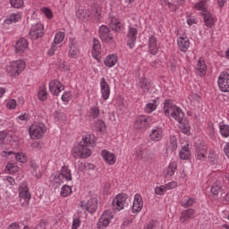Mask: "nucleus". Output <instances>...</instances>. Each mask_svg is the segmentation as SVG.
I'll list each match as a JSON object with an SVG mask.
<instances>
[{
	"label": "nucleus",
	"instance_id": "nucleus-1",
	"mask_svg": "<svg viewBox=\"0 0 229 229\" xmlns=\"http://www.w3.org/2000/svg\"><path fill=\"white\" fill-rule=\"evenodd\" d=\"M94 135H84L80 143L72 148V157L74 158H89L92 155L90 148H94Z\"/></svg>",
	"mask_w": 229,
	"mask_h": 229
},
{
	"label": "nucleus",
	"instance_id": "nucleus-2",
	"mask_svg": "<svg viewBox=\"0 0 229 229\" xmlns=\"http://www.w3.org/2000/svg\"><path fill=\"white\" fill-rule=\"evenodd\" d=\"M164 112L166 117L171 115V117H173L174 121H177V123H182L183 121V112L182 111V108L174 106L169 99L165 102Z\"/></svg>",
	"mask_w": 229,
	"mask_h": 229
},
{
	"label": "nucleus",
	"instance_id": "nucleus-3",
	"mask_svg": "<svg viewBox=\"0 0 229 229\" xmlns=\"http://www.w3.org/2000/svg\"><path fill=\"white\" fill-rule=\"evenodd\" d=\"M46 125L42 123H36L30 125L29 128V133L32 140H37V139H42L47 131Z\"/></svg>",
	"mask_w": 229,
	"mask_h": 229
},
{
	"label": "nucleus",
	"instance_id": "nucleus-4",
	"mask_svg": "<svg viewBox=\"0 0 229 229\" xmlns=\"http://www.w3.org/2000/svg\"><path fill=\"white\" fill-rule=\"evenodd\" d=\"M72 174L71 173V169L69 166L64 165L61 168L60 173L54 177V182L57 185H61L65 182H72Z\"/></svg>",
	"mask_w": 229,
	"mask_h": 229
},
{
	"label": "nucleus",
	"instance_id": "nucleus-5",
	"mask_svg": "<svg viewBox=\"0 0 229 229\" xmlns=\"http://www.w3.org/2000/svg\"><path fill=\"white\" fill-rule=\"evenodd\" d=\"M24 69H26V63L23 60L10 63L6 67V71L10 76H19Z\"/></svg>",
	"mask_w": 229,
	"mask_h": 229
},
{
	"label": "nucleus",
	"instance_id": "nucleus-6",
	"mask_svg": "<svg viewBox=\"0 0 229 229\" xmlns=\"http://www.w3.org/2000/svg\"><path fill=\"white\" fill-rule=\"evenodd\" d=\"M19 198L20 199H24L21 203L23 208H28L30 207V199H31V193L30 192V188L28 186L19 187Z\"/></svg>",
	"mask_w": 229,
	"mask_h": 229
},
{
	"label": "nucleus",
	"instance_id": "nucleus-7",
	"mask_svg": "<svg viewBox=\"0 0 229 229\" xmlns=\"http://www.w3.org/2000/svg\"><path fill=\"white\" fill-rule=\"evenodd\" d=\"M151 117L146 114L139 115L134 122V128L136 130H146L149 128Z\"/></svg>",
	"mask_w": 229,
	"mask_h": 229
},
{
	"label": "nucleus",
	"instance_id": "nucleus-8",
	"mask_svg": "<svg viewBox=\"0 0 229 229\" xmlns=\"http://www.w3.org/2000/svg\"><path fill=\"white\" fill-rule=\"evenodd\" d=\"M112 219H114V214L110 210H106L102 216H100L97 226L98 229H105L106 226L112 223Z\"/></svg>",
	"mask_w": 229,
	"mask_h": 229
},
{
	"label": "nucleus",
	"instance_id": "nucleus-9",
	"mask_svg": "<svg viewBox=\"0 0 229 229\" xmlns=\"http://www.w3.org/2000/svg\"><path fill=\"white\" fill-rule=\"evenodd\" d=\"M134 155L140 160H153L155 158V154L150 149L142 147H138Z\"/></svg>",
	"mask_w": 229,
	"mask_h": 229
},
{
	"label": "nucleus",
	"instance_id": "nucleus-10",
	"mask_svg": "<svg viewBox=\"0 0 229 229\" xmlns=\"http://www.w3.org/2000/svg\"><path fill=\"white\" fill-rule=\"evenodd\" d=\"M30 37L31 40H38V38L44 37V25H42V23H36L32 25L30 31Z\"/></svg>",
	"mask_w": 229,
	"mask_h": 229
},
{
	"label": "nucleus",
	"instance_id": "nucleus-11",
	"mask_svg": "<svg viewBox=\"0 0 229 229\" xmlns=\"http://www.w3.org/2000/svg\"><path fill=\"white\" fill-rule=\"evenodd\" d=\"M218 87L222 92H229V73L223 72L218 77Z\"/></svg>",
	"mask_w": 229,
	"mask_h": 229
},
{
	"label": "nucleus",
	"instance_id": "nucleus-12",
	"mask_svg": "<svg viewBox=\"0 0 229 229\" xmlns=\"http://www.w3.org/2000/svg\"><path fill=\"white\" fill-rule=\"evenodd\" d=\"M65 38V33L59 31L55 34L54 42L51 45V48L48 50L49 56H53L55 55V51L58 49V44H62Z\"/></svg>",
	"mask_w": 229,
	"mask_h": 229
},
{
	"label": "nucleus",
	"instance_id": "nucleus-13",
	"mask_svg": "<svg viewBox=\"0 0 229 229\" xmlns=\"http://www.w3.org/2000/svg\"><path fill=\"white\" fill-rule=\"evenodd\" d=\"M126 199H128V196H126V194L116 195L112 203L114 210H123V208H124Z\"/></svg>",
	"mask_w": 229,
	"mask_h": 229
},
{
	"label": "nucleus",
	"instance_id": "nucleus-14",
	"mask_svg": "<svg viewBox=\"0 0 229 229\" xmlns=\"http://www.w3.org/2000/svg\"><path fill=\"white\" fill-rule=\"evenodd\" d=\"M98 33L99 38L103 42H112V40H114V36L110 33V29L106 25L100 26Z\"/></svg>",
	"mask_w": 229,
	"mask_h": 229
},
{
	"label": "nucleus",
	"instance_id": "nucleus-15",
	"mask_svg": "<svg viewBox=\"0 0 229 229\" xmlns=\"http://www.w3.org/2000/svg\"><path fill=\"white\" fill-rule=\"evenodd\" d=\"M139 34V30L136 28L131 27L129 28L127 33V46H129L130 49H133L135 46V42L137 41V35Z\"/></svg>",
	"mask_w": 229,
	"mask_h": 229
},
{
	"label": "nucleus",
	"instance_id": "nucleus-16",
	"mask_svg": "<svg viewBox=\"0 0 229 229\" xmlns=\"http://www.w3.org/2000/svg\"><path fill=\"white\" fill-rule=\"evenodd\" d=\"M164 137V129L162 127H156L150 131L148 139L152 142H160Z\"/></svg>",
	"mask_w": 229,
	"mask_h": 229
},
{
	"label": "nucleus",
	"instance_id": "nucleus-17",
	"mask_svg": "<svg viewBox=\"0 0 229 229\" xmlns=\"http://www.w3.org/2000/svg\"><path fill=\"white\" fill-rule=\"evenodd\" d=\"M65 87L58 80H53L49 82V90L54 96H58Z\"/></svg>",
	"mask_w": 229,
	"mask_h": 229
},
{
	"label": "nucleus",
	"instance_id": "nucleus-18",
	"mask_svg": "<svg viewBox=\"0 0 229 229\" xmlns=\"http://www.w3.org/2000/svg\"><path fill=\"white\" fill-rule=\"evenodd\" d=\"M68 55L71 58H78L80 55V48H78V41L75 38H70Z\"/></svg>",
	"mask_w": 229,
	"mask_h": 229
},
{
	"label": "nucleus",
	"instance_id": "nucleus-19",
	"mask_svg": "<svg viewBox=\"0 0 229 229\" xmlns=\"http://www.w3.org/2000/svg\"><path fill=\"white\" fill-rule=\"evenodd\" d=\"M177 46L180 51H182V53H187V50L189 47H191V41L187 36L182 35L177 38Z\"/></svg>",
	"mask_w": 229,
	"mask_h": 229
},
{
	"label": "nucleus",
	"instance_id": "nucleus-20",
	"mask_svg": "<svg viewBox=\"0 0 229 229\" xmlns=\"http://www.w3.org/2000/svg\"><path fill=\"white\" fill-rule=\"evenodd\" d=\"M196 210L194 208L184 209L181 212L179 221L182 224L186 221H191V219L194 218Z\"/></svg>",
	"mask_w": 229,
	"mask_h": 229
},
{
	"label": "nucleus",
	"instance_id": "nucleus-21",
	"mask_svg": "<svg viewBox=\"0 0 229 229\" xmlns=\"http://www.w3.org/2000/svg\"><path fill=\"white\" fill-rule=\"evenodd\" d=\"M142 207H144V201L142 200V196H140V194H135L134 200L132 203L133 214H139V212L142 210Z\"/></svg>",
	"mask_w": 229,
	"mask_h": 229
},
{
	"label": "nucleus",
	"instance_id": "nucleus-22",
	"mask_svg": "<svg viewBox=\"0 0 229 229\" xmlns=\"http://www.w3.org/2000/svg\"><path fill=\"white\" fill-rule=\"evenodd\" d=\"M100 88L102 98L104 99V101H106V99L110 98V85H108V82H106V80L105 78H102L100 80Z\"/></svg>",
	"mask_w": 229,
	"mask_h": 229
},
{
	"label": "nucleus",
	"instance_id": "nucleus-23",
	"mask_svg": "<svg viewBox=\"0 0 229 229\" xmlns=\"http://www.w3.org/2000/svg\"><path fill=\"white\" fill-rule=\"evenodd\" d=\"M109 26L113 31H123L124 30V25L116 17H111L109 21Z\"/></svg>",
	"mask_w": 229,
	"mask_h": 229
},
{
	"label": "nucleus",
	"instance_id": "nucleus-24",
	"mask_svg": "<svg viewBox=\"0 0 229 229\" xmlns=\"http://www.w3.org/2000/svg\"><path fill=\"white\" fill-rule=\"evenodd\" d=\"M109 26L113 31H123L124 30V25L116 17H111L109 21Z\"/></svg>",
	"mask_w": 229,
	"mask_h": 229
},
{
	"label": "nucleus",
	"instance_id": "nucleus-25",
	"mask_svg": "<svg viewBox=\"0 0 229 229\" xmlns=\"http://www.w3.org/2000/svg\"><path fill=\"white\" fill-rule=\"evenodd\" d=\"M90 17L95 22H99L101 21V6L99 4H94L91 5Z\"/></svg>",
	"mask_w": 229,
	"mask_h": 229
},
{
	"label": "nucleus",
	"instance_id": "nucleus-26",
	"mask_svg": "<svg viewBox=\"0 0 229 229\" xmlns=\"http://www.w3.org/2000/svg\"><path fill=\"white\" fill-rule=\"evenodd\" d=\"M28 39L24 38H21L15 45V49H16V53H20L22 54L26 51H28Z\"/></svg>",
	"mask_w": 229,
	"mask_h": 229
},
{
	"label": "nucleus",
	"instance_id": "nucleus-27",
	"mask_svg": "<svg viewBox=\"0 0 229 229\" xmlns=\"http://www.w3.org/2000/svg\"><path fill=\"white\" fill-rule=\"evenodd\" d=\"M102 157L104 160L109 164V165H114L115 164L117 157H115V154L109 152L108 150H102L101 152Z\"/></svg>",
	"mask_w": 229,
	"mask_h": 229
},
{
	"label": "nucleus",
	"instance_id": "nucleus-28",
	"mask_svg": "<svg viewBox=\"0 0 229 229\" xmlns=\"http://www.w3.org/2000/svg\"><path fill=\"white\" fill-rule=\"evenodd\" d=\"M92 56L93 58H99L101 56V42L99 39L94 38H93V45H92Z\"/></svg>",
	"mask_w": 229,
	"mask_h": 229
},
{
	"label": "nucleus",
	"instance_id": "nucleus-29",
	"mask_svg": "<svg viewBox=\"0 0 229 229\" xmlns=\"http://www.w3.org/2000/svg\"><path fill=\"white\" fill-rule=\"evenodd\" d=\"M196 72L199 76H205L207 74V64L205 59L200 58L196 65Z\"/></svg>",
	"mask_w": 229,
	"mask_h": 229
},
{
	"label": "nucleus",
	"instance_id": "nucleus-30",
	"mask_svg": "<svg viewBox=\"0 0 229 229\" xmlns=\"http://www.w3.org/2000/svg\"><path fill=\"white\" fill-rule=\"evenodd\" d=\"M148 53L154 55L158 53V44L157 43V38L154 36H151L148 39Z\"/></svg>",
	"mask_w": 229,
	"mask_h": 229
},
{
	"label": "nucleus",
	"instance_id": "nucleus-31",
	"mask_svg": "<svg viewBox=\"0 0 229 229\" xmlns=\"http://www.w3.org/2000/svg\"><path fill=\"white\" fill-rule=\"evenodd\" d=\"M139 85H140L139 90L142 94H146L149 92V89H151V84L149 83V80H148L147 78L140 79Z\"/></svg>",
	"mask_w": 229,
	"mask_h": 229
},
{
	"label": "nucleus",
	"instance_id": "nucleus-32",
	"mask_svg": "<svg viewBox=\"0 0 229 229\" xmlns=\"http://www.w3.org/2000/svg\"><path fill=\"white\" fill-rule=\"evenodd\" d=\"M196 158L198 160H205L207 158V147L199 145L196 147Z\"/></svg>",
	"mask_w": 229,
	"mask_h": 229
},
{
	"label": "nucleus",
	"instance_id": "nucleus-33",
	"mask_svg": "<svg viewBox=\"0 0 229 229\" xmlns=\"http://www.w3.org/2000/svg\"><path fill=\"white\" fill-rule=\"evenodd\" d=\"M222 189H223V181L216 180L211 186V190H210L211 194H213V196H218Z\"/></svg>",
	"mask_w": 229,
	"mask_h": 229
},
{
	"label": "nucleus",
	"instance_id": "nucleus-34",
	"mask_svg": "<svg viewBox=\"0 0 229 229\" xmlns=\"http://www.w3.org/2000/svg\"><path fill=\"white\" fill-rule=\"evenodd\" d=\"M104 64L106 67H114L117 64V55L114 54L107 55L104 60Z\"/></svg>",
	"mask_w": 229,
	"mask_h": 229
},
{
	"label": "nucleus",
	"instance_id": "nucleus-35",
	"mask_svg": "<svg viewBox=\"0 0 229 229\" xmlns=\"http://www.w3.org/2000/svg\"><path fill=\"white\" fill-rule=\"evenodd\" d=\"M95 210H98V199H90L87 202V211L94 214Z\"/></svg>",
	"mask_w": 229,
	"mask_h": 229
},
{
	"label": "nucleus",
	"instance_id": "nucleus-36",
	"mask_svg": "<svg viewBox=\"0 0 229 229\" xmlns=\"http://www.w3.org/2000/svg\"><path fill=\"white\" fill-rule=\"evenodd\" d=\"M157 106H158V98H156L152 102L148 103L146 105V106H145L146 114H151L152 112H155V110H157Z\"/></svg>",
	"mask_w": 229,
	"mask_h": 229
},
{
	"label": "nucleus",
	"instance_id": "nucleus-37",
	"mask_svg": "<svg viewBox=\"0 0 229 229\" xmlns=\"http://www.w3.org/2000/svg\"><path fill=\"white\" fill-rule=\"evenodd\" d=\"M179 128L185 135H189V133H191V124H189L188 121L182 120L179 123Z\"/></svg>",
	"mask_w": 229,
	"mask_h": 229
},
{
	"label": "nucleus",
	"instance_id": "nucleus-38",
	"mask_svg": "<svg viewBox=\"0 0 229 229\" xmlns=\"http://www.w3.org/2000/svg\"><path fill=\"white\" fill-rule=\"evenodd\" d=\"M76 15L81 21H89L90 19V11L79 10Z\"/></svg>",
	"mask_w": 229,
	"mask_h": 229
},
{
	"label": "nucleus",
	"instance_id": "nucleus-39",
	"mask_svg": "<svg viewBox=\"0 0 229 229\" xmlns=\"http://www.w3.org/2000/svg\"><path fill=\"white\" fill-rule=\"evenodd\" d=\"M202 17L204 19L206 26L210 28L214 25V17H212V14L210 13H202Z\"/></svg>",
	"mask_w": 229,
	"mask_h": 229
},
{
	"label": "nucleus",
	"instance_id": "nucleus-40",
	"mask_svg": "<svg viewBox=\"0 0 229 229\" xmlns=\"http://www.w3.org/2000/svg\"><path fill=\"white\" fill-rule=\"evenodd\" d=\"M12 140V135L8 134L6 131L0 132V146H4Z\"/></svg>",
	"mask_w": 229,
	"mask_h": 229
},
{
	"label": "nucleus",
	"instance_id": "nucleus-41",
	"mask_svg": "<svg viewBox=\"0 0 229 229\" xmlns=\"http://www.w3.org/2000/svg\"><path fill=\"white\" fill-rule=\"evenodd\" d=\"M180 158L182 160H189L191 158V151L189 150V147L184 146L179 152Z\"/></svg>",
	"mask_w": 229,
	"mask_h": 229
},
{
	"label": "nucleus",
	"instance_id": "nucleus-42",
	"mask_svg": "<svg viewBox=\"0 0 229 229\" xmlns=\"http://www.w3.org/2000/svg\"><path fill=\"white\" fill-rule=\"evenodd\" d=\"M178 148V141L176 140V137L172 136L170 137V140L167 146V151H176Z\"/></svg>",
	"mask_w": 229,
	"mask_h": 229
},
{
	"label": "nucleus",
	"instance_id": "nucleus-43",
	"mask_svg": "<svg viewBox=\"0 0 229 229\" xmlns=\"http://www.w3.org/2000/svg\"><path fill=\"white\" fill-rule=\"evenodd\" d=\"M7 155H13L15 160H17V162H21V164H26V156H24V154L22 153H15L13 151H9L7 152Z\"/></svg>",
	"mask_w": 229,
	"mask_h": 229
},
{
	"label": "nucleus",
	"instance_id": "nucleus-44",
	"mask_svg": "<svg viewBox=\"0 0 229 229\" xmlns=\"http://www.w3.org/2000/svg\"><path fill=\"white\" fill-rule=\"evenodd\" d=\"M219 131H220V134L222 135V137H225V139L228 138L229 136V125L221 123L219 124Z\"/></svg>",
	"mask_w": 229,
	"mask_h": 229
},
{
	"label": "nucleus",
	"instance_id": "nucleus-45",
	"mask_svg": "<svg viewBox=\"0 0 229 229\" xmlns=\"http://www.w3.org/2000/svg\"><path fill=\"white\" fill-rule=\"evenodd\" d=\"M38 98L40 101H46V99H47V89H46V86L39 88Z\"/></svg>",
	"mask_w": 229,
	"mask_h": 229
},
{
	"label": "nucleus",
	"instance_id": "nucleus-46",
	"mask_svg": "<svg viewBox=\"0 0 229 229\" xmlns=\"http://www.w3.org/2000/svg\"><path fill=\"white\" fill-rule=\"evenodd\" d=\"M193 203H196V199L189 198L188 199L181 201V207H183V208H189V207H192Z\"/></svg>",
	"mask_w": 229,
	"mask_h": 229
},
{
	"label": "nucleus",
	"instance_id": "nucleus-47",
	"mask_svg": "<svg viewBox=\"0 0 229 229\" xmlns=\"http://www.w3.org/2000/svg\"><path fill=\"white\" fill-rule=\"evenodd\" d=\"M72 193V189L69 185H64L61 189V196L63 198H67V196H70V194Z\"/></svg>",
	"mask_w": 229,
	"mask_h": 229
},
{
	"label": "nucleus",
	"instance_id": "nucleus-48",
	"mask_svg": "<svg viewBox=\"0 0 229 229\" xmlns=\"http://www.w3.org/2000/svg\"><path fill=\"white\" fill-rule=\"evenodd\" d=\"M99 114H101L99 107L91 106L89 111V115H91L93 119H98L99 117Z\"/></svg>",
	"mask_w": 229,
	"mask_h": 229
},
{
	"label": "nucleus",
	"instance_id": "nucleus-49",
	"mask_svg": "<svg viewBox=\"0 0 229 229\" xmlns=\"http://www.w3.org/2000/svg\"><path fill=\"white\" fill-rule=\"evenodd\" d=\"M6 169L10 174H13L14 173H17L19 171V166L12 163H8L6 165Z\"/></svg>",
	"mask_w": 229,
	"mask_h": 229
},
{
	"label": "nucleus",
	"instance_id": "nucleus-50",
	"mask_svg": "<svg viewBox=\"0 0 229 229\" xmlns=\"http://www.w3.org/2000/svg\"><path fill=\"white\" fill-rule=\"evenodd\" d=\"M176 169H178L176 163H171L167 168L168 176H173V174H174V173L176 172Z\"/></svg>",
	"mask_w": 229,
	"mask_h": 229
},
{
	"label": "nucleus",
	"instance_id": "nucleus-51",
	"mask_svg": "<svg viewBox=\"0 0 229 229\" xmlns=\"http://www.w3.org/2000/svg\"><path fill=\"white\" fill-rule=\"evenodd\" d=\"M144 229H158V222L157 220H150Z\"/></svg>",
	"mask_w": 229,
	"mask_h": 229
},
{
	"label": "nucleus",
	"instance_id": "nucleus-52",
	"mask_svg": "<svg viewBox=\"0 0 229 229\" xmlns=\"http://www.w3.org/2000/svg\"><path fill=\"white\" fill-rule=\"evenodd\" d=\"M11 5L13 8H22L24 6V0H11Z\"/></svg>",
	"mask_w": 229,
	"mask_h": 229
},
{
	"label": "nucleus",
	"instance_id": "nucleus-53",
	"mask_svg": "<svg viewBox=\"0 0 229 229\" xmlns=\"http://www.w3.org/2000/svg\"><path fill=\"white\" fill-rule=\"evenodd\" d=\"M167 192V190L165 189V185H161L159 187H156L155 193L157 194V196H164Z\"/></svg>",
	"mask_w": 229,
	"mask_h": 229
},
{
	"label": "nucleus",
	"instance_id": "nucleus-54",
	"mask_svg": "<svg viewBox=\"0 0 229 229\" xmlns=\"http://www.w3.org/2000/svg\"><path fill=\"white\" fill-rule=\"evenodd\" d=\"M6 108H8V110H14V108H17V100L16 99L8 100L6 104Z\"/></svg>",
	"mask_w": 229,
	"mask_h": 229
},
{
	"label": "nucleus",
	"instance_id": "nucleus-55",
	"mask_svg": "<svg viewBox=\"0 0 229 229\" xmlns=\"http://www.w3.org/2000/svg\"><path fill=\"white\" fill-rule=\"evenodd\" d=\"M41 12L46 15L47 19H53V12L47 7L41 8Z\"/></svg>",
	"mask_w": 229,
	"mask_h": 229
},
{
	"label": "nucleus",
	"instance_id": "nucleus-56",
	"mask_svg": "<svg viewBox=\"0 0 229 229\" xmlns=\"http://www.w3.org/2000/svg\"><path fill=\"white\" fill-rule=\"evenodd\" d=\"M95 128H97L98 131H103V130H105V122H103L102 120H98L95 123Z\"/></svg>",
	"mask_w": 229,
	"mask_h": 229
},
{
	"label": "nucleus",
	"instance_id": "nucleus-57",
	"mask_svg": "<svg viewBox=\"0 0 229 229\" xmlns=\"http://www.w3.org/2000/svg\"><path fill=\"white\" fill-rule=\"evenodd\" d=\"M176 187H178V183L174 181L165 184V189H166V191H171V189H176Z\"/></svg>",
	"mask_w": 229,
	"mask_h": 229
},
{
	"label": "nucleus",
	"instance_id": "nucleus-58",
	"mask_svg": "<svg viewBox=\"0 0 229 229\" xmlns=\"http://www.w3.org/2000/svg\"><path fill=\"white\" fill-rule=\"evenodd\" d=\"M195 9L205 12V10H207V4H205V2H199V4H195Z\"/></svg>",
	"mask_w": 229,
	"mask_h": 229
},
{
	"label": "nucleus",
	"instance_id": "nucleus-59",
	"mask_svg": "<svg viewBox=\"0 0 229 229\" xmlns=\"http://www.w3.org/2000/svg\"><path fill=\"white\" fill-rule=\"evenodd\" d=\"M9 17L11 18V21H13V22H19V21H21V19L22 18L20 13H12Z\"/></svg>",
	"mask_w": 229,
	"mask_h": 229
},
{
	"label": "nucleus",
	"instance_id": "nucleus-60",
	"mask_svg": "<svg viewBox=\"0 0 229 229\" xmlns=\"http://www.w3.org/2000/svg\"><path fill=\"white\" fill-rule=\"evenodd\" d=\"M71 99V91H65L62 96V101L64 103H69Z\"/></svg>",
	"mask_w": 229,
	"mask_h": 229
},
{
	"label": "nucleus",
	"instance_id": "nucleus-61",
	"mask_svg": "<svg viewBox=\"0 0 229 229\" xmlns=\"http://www.w3.org/2000/svg\"><path fill=\"white\" fill-rule=\"evenodd\" d=\"M80 225H81V221H80V218L73 219L72 229H78V228H80Z\"/></svg>",
	"mask_w": 229,
	"mask_h": 229
},
{
	"label": "nucleus",
	"instance_id": "nucleus-62",
	"mask_svg": "<svg viewBox=\"0 0 229 229\" xmlns=\"http://www.w3.org/2000/svg\"><path fill=\"white\" fill-rule=\"evenodd\" d=\"M4 182H7V183H9V185H15V179H13V177L12 176H6L4 179Z\"/></svg>",
	"mask_w": 229,
	"mask_h": 229
},
{
	"label": "nucleus",
	"instance_id": "nucleus-63",
	"mask_svg": "<svg viewBox=\"0 0 229 229\" xmlns=\"http://www.w3.org/2000/svg\"><path fill=\"white\" fill-rule=\"evenodd\" d=\"M79 207L80 208H81L82 212H88L87 211V202H85V200H81L80 203H79Z\"/></svg>",
	"mask_w": 229,
	"mask_h": 229
},
{
	"label": "nucleus",
	"instance_id": "nucleus-64",
	"mask_svg": "<svg viewBox=\"0 0 229 229\" xmlns=\"http://www.w3.org/2000/svg\"><path fill=\"white\" fill-rule=\"evenodd\" d=\"M47 226V223L40 221L39 224L36 227H34V229H46Z\"/></svg>",
	"mask_w": 229,
	"mask_h": 229
}]
</instances>
